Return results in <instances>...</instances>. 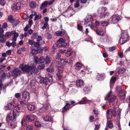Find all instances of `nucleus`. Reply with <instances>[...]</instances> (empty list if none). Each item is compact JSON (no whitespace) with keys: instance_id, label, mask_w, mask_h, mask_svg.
I'll list each match as a JSON object with an SVG mask.
<instances>
[{"instance_id":"1","label":"nucleus","mask_w":130,"mask_h":130,"mask_svg":"<svg viewBox=\"0 0 130 130\" xmlns=\"http://www.w3.org/2000/svg\"><path fill=\"white\" fill-rule=\"evenodd\" d=\"M121 110L120 109L116 108L114 107L113 109H108L107 112V116L108 119H110L113 116L115 117L117 113L119 115L121 113Z\"/></svg>"},{"instance_id":"2","label":"nucleus","mask_w":130,"mask_h":130,"mask_svg":"<svg viewBox=\"0 0 130 130\" xmlns=\"http://www.w3.org/2000/svg\"><path fill=\"white\" fill-rule=\"evenodd\" d=\"M22 70L27 73L29 76L31 75L33 73H36L38 72L37 68L34 66H30L28 64L24 66L22 68Z\"/></svg>"},{"instance_id":"3","label":"nucleus","mask_w":130,"mask_h":130,"mask_svg":"<svg viewBox=\"0 0 130 130\" xmlns=\"http://www.w3.org/2000/svg\"><path fill=\"white\" fill-rule=\"evenodd\" d=\"M105 99L108 102L110 105L114 106L117 103V100L116 97L112 95V92L111 91H110L108 93L106 96Z\"/></svg>"},{"instance_id":"4","label":"nucleus","mask_w":130,"mask_h":130,"mask_svg":"<svg viewBox=\"0 0 130 130\" xmlns=\"http://www.w3.org/2000/svg\"><path fill=\"white\" fill-rule=\"evenodd\" d=\"M121 36L119 42V43L121 44L126 42L129 39V36L126 31H123L121 33Z\"/></svg>"},{"instance_id":"5","label":"nucleus","mask_w":130,"mask_h":130,"mask_svg":"<svg viewBox=\"0 0 130 130\" xmlns=\"http://www.w3.org/2000/svg\"><path fill=\"white\" fill-rule=\"evenodd\" d=\"M93 20L92 17L91 15H88L85 20V24L87 25L91 26L92 25V21Z\"/></svg>"},{"instance_id":"6","label":"nucleus","mask_w":130,"mask_h":130,"mask_svg":"<svg viewBox=\"0 0 130 130\" xmlns=\"http://www.w3.org/2000/svg\"><path fill=\"white\" fill-rule=\"evenodd\" d=\"M65 40L63 38H61L59 39L56 45L58 47H65L67 45V44L64 42Z\"/></svg>"},{"instance_id":"7","label":"nucleus","mask_w":130,"mask_h":130,"mask_svg":"<svg viewBox=\"0 0 130 130\" xmlns=\"http://www.w3.org/2000/svg\"><path fill=\"white\" fill-rule=\"evenodd\" d=\"M120 19L119 17L116 15H113L110 18V21H111L112 24H115L117 23L119 21Z\"/></svg>"},{"instance_id":"8","label":"nucleus","mask_w":130,"mask_h":130,"mask_svg":"<svg viewBox=\"0 0 130 130\" xmlns=\"http://www.w3.org/2000/svg\"><path fill=\"white\" fill-rule=\"evenodd\" d=\"M7 20L8 21L11 23L13 27L15 26H16V21L15 19L13 18V16L10 15L8 16Z\"/></svg>"},{"instance_id":"9","label":"nucleus","mask_w":130,"mask_h":130,"mask_svg":"<svg viewBox=\"0 0 130 130\" xmlns=\"http://www.w3.org/2000/svg\"><path fill=\"white\" fill-rule=\"evenodd\" d=\"M29 98V94L27 91H24L22 95V100L27 102Z\"/></svg>"},{"instance_id":"10","label":"nucleus","mask_w":130,"mask_h":130,"mask_svg":"<svg viewBox=\"0 0 130 130\" xmlns=\"http://www.w3.org/2000/svg\"><path fill=\"white\" fill-rule=\"evenodd\" d=\"M126 92L125 91L123 90L120 92L119 95L120 99L121 100H124L125 98V95Z\"/></svg>"},{"instance_id":"11","label":"nucleus","mask_w":130,"mask_h":130,"mask_svg":"<svg viewBox=\"0 0 130 130\" xmlns=\"http://www.w3.org/2000/svg\"><path fill=\"white\" fill-rule=\"evenodd\" d=\"M36 117V116L33 114L26 115V121H33Z\"/></svg>"},{"instance_id":"12","label":"nucleus","mask_w":130,"mask_h":130,"mask_svg":"<svg viewBox=\"0 0 130 130\" xmlns=\"http://www.w3.org/2000/svg\"><path fill=\"white\" fill-rule=\"evenodd\" d=\"M16 109H14L12 111L13 114V116L11 117L7 116L6 118L7 121L8 119H10L11 120H13L16 118Z\"/></svg>"},{"instance_id":"13","label":"nucleus","mask_w":130,"mask_h":130,"mask_svg":"<svg viewBox=\"0 0 130 130\" xmlns=\"http://www.w3.org/2000/svg\"><path fill=\"white\" fill-rule=\"evenodd\" d=\"M83 85L84 82L82 80H77L76 85L78 87L82 88L83 87Z\"/></svg>"},{"instance_id":"14","label":"nucleus","mask_w":130,"mask_h":130,"mask_svg":"<svg viewBox=\"0 0 130 130\" xmlns=\"http://www.w3.org/2000/svg\"><path fill=\"white\" fill-rule=\"evenodd\" d=\"M13 102L9 103L6 105V106L5 107V110H7L9 109H10L13 107L14 104H13L15 101L13 100Z\"/></svg>"},{"instance_id":"15","label":"nucleus","mask_w":130,"mask_h":130,"mask_svg":"<svg viewBox=\"0 0 130 130\" xmlns=\"http://www.w3.org/2000/svg\"><path fill=\"white\" fill-rule=\"evenodd\" d=\"M43 119L45 121L51 122L53 121L52 117L49 116H46L45 117H44Z\"/></svg>"},{"instance_id":"16","label":"nucleus","mask_w":130,"mask_h":130,"mask_svg":"<svg viewBox=\"0 0 130 130\" xmlns=\"http://www.w3.org/2000/svg\"><path fill=\"white\" fill-rule=\"evenodd\" d=\"M11 36H13L12 37V40L15 41L16 40V32L15 30H13L10 32Z\"/></svg>"},{"instance_id":"17","label":"nucleus","mask_w":130,"mask_h":130,"mask_svg":"<svg viewBox=\"0 0 130 130\" xmlns=\"http://www.w3.org/2000/svg\"><path fill=\"white\" fill-rule=\"evenodd\" d=\"M65 33V31L64 30L61 31H56L55 34L57 36H61L63 35Z\"/></svg>"},{"instance_id":"18","label":"nucleus","mask_w":130,"mask_h":130,"mask_svg":"<svg viewBox=\"0 0 130 130\" xmlns=\"http://www.w3.org/2000/svg\"><path fill=\"white\" fill-rule=\"evenodd\" d=\"M107 10V8L105 7H103L101 8H99L98 11V12L99 14L101 13H104Z\"/></svg>"},{"instance_id":"19","label":"nucleus","mask_w":130,"mask_h":130,"mask_svg":"<svg viewBox=\"0 0 130 130\" xmlns=\"http://www.w3.org/2000/svg\"><path fill=\"white\" fill-rule=\"evenodd\" d=\"M70 104L67 103L64 107L62 108V112L63 113L67 111L69 109V107L70 106Z\"/></svg>"},{"instance_id":"20","label":"nucleus","mask_w":130,"mask_h":130,"mask_svg":"<svg viewBox=\"0 0 130 130\" xmlns=\"http://www.w3.org/2000/svg\"><path fill=\"white\" fill-rule=\"evenodd\" d=\"M96 34L98 35L99 36H102L104 34L103 31L102 30L99 29H97L95 31Z\"/></svg>"},{"instance_id":"21","label":"nucleus","mask_w":130,"mask_h":130,"mask_svg":"<svg viewBox=\"0 0 130 130\" xmlns=\"http://www.w3.org/2000/svg\"><path fill=\"white\" fill-rule=\"evenodd\" d=\"M28 108L29 110L33 111L35 108V105L34 104H29L28 106Z\"/></svg>"},{"instance_id":"22","label":"nucleus","mask_w":130,"mask_h":130,"mask_svg":"<svg viewBox=\"0 0 130 130\" xmlns=\"http://www.w3.org/2000/svg\"><path fill=\"white\" fill-rule=\"evenodd\" d=\"M48 4V1H46L44 2L42 4L40 8L41 9H43L44 8L47 6V4Z\"/></svg>"},{"instance_id":"23","label":"nucleus","mask_w":130,"mask_h":130,"mask_svg":"<svg viewBox=\"0 0 130 130\" xmlns=\"http://www.w3.org/2000/svg\"><path fill=\"white\" fill-rule=\"evenodd\" d=\"M116 79V77H112L110 81V87H111L115 83Z\"/></svg>"},{"instance_id":"24","label":"nucleus","mask_w":130,"mask_h":130,"mask_svg":"<svg viewBox=\"0 0 130 130\" xmlns=\"http://www.w3.org/2000/svg\"><path fill=\"white\" fill-rule=\"evenodd\" d=\"M29 5L31 8H34L36 7L37 4L35 2H32L30 3Z\"/></svg>"},{"instance_id":"25","label":"nucleus","mask_w":130,"mask_h":130,"mask_svg":"<svg viewBox=\"0 0 130 130\" xmlns=\"http://www.w3.org/2000/svg\"><path fill=\"white\" fill-rule=\"evenodd\" d=\"M56 67L57 68L58 71L59 73H62L63 72L64 70V67L58 66H57Z\"/></svg>"},{"instance_id":"26","label":"nucleus","mask_w":130,"mask_h":130,"mask_svg":"<svg viewBox=\"0 0 130 130\" xmlns=\"http://www.w3.org/2000/svg\"><path fill=\"white\" fill-rule=\"evenodd\" d=\"M72 51L71 49L68 50L66 54V56L68 57L71 54H72Z\"/></svg>"},{"instance_id":"27","label":"nucleus","mask_w":130,"mask_h":130,"mask_svg":"<svg viewBox=\"0 0 130 130\" xmlns=\"http://www.w3.org/2000/svg\"><path fill=\"white\" fill-rule=\"evenodd\" d=\"M82 66V64L81 63L78 62L75 66V68L76 69H80Z\"/></svg>"},{"instance_id":"28","label":"nucleus","mask_w":130,"mask_h":130,"mask_svg":"<svg viewBox=\"0 0 130 130\" xmlns=\"http://www.w3.org/2000/svg\"><path fill=\"white\" fill-rule=\"evenodd\" d=\"M104 76L103 74H98L97 75L96 78L98 80H101L104 79Z\"/></svg>"},{"instance_id":"29","label":"nucleus","mask_w":130,"mask_h":130,"mask_svg":"<svg viewBox=\"0 0 130 130\" xmlns=\"http://www.w3.org/2000/svg\"><path fill=\"white\" fill-rule=\"evenodd\" d=\"M10 73L11 74V76H14L15 78L16 76V68H15Z\"/></svg>"},{"instance_id":"30","label":"nucleus","mask_w":130,"mask_h":130,"mask_svg":"<svg viewBox=\"0 0 130 130\" xmlns=\"http://www.w3.org/2000/svg\"><path fill=\"white\" fill-rule=\"evenodd\" d=\"M11 36L10 32L8 31L5 33V37L7 39L9 38Z\"/></svg>"},{"instance_id":"31","label":"nucleus","mask_w":130,"mask_h":130,"mask_svg":"<svg viewBox=\"0 0 130 130\" xmlns=\"http://www.w3.org/2000/svg\"><path fill=\"white\" fill-rule=\"evenodd\" d=\"M84 90L85 93H88L90 91V88L88 86H85L84 88Z\"/></svg>"},{"instance_id":"32","label":"nucleus","mask_w":130,"mask_h":130,"mask_svg":"<svg viewBox=\"0 0 130 130\" xmlns=\"http://www.w3.org/2000/svg\"><path fill=\"white\" fill-rule=\"evenodd\" d=\"M100 15V17L101 19H103L105 17V14L107 15L108 14V13L107 12H106L105 13H101Z\"/></svg>"},{"instance_id":"33","label":"nucleus","mask_w":130,"mask_h":130,"mask_svg":"<svg viewBox=\"0 0 130 130\" xmlns=\"http://www.w3.org/2000/svg\"><path fill=\"white\" fill-rule=\"evenodd\" d=\"M35 126L37 127H41V125L40 122L38 121H36L34 123Z\"/></svg>"},{"instance_id":"34","label":"nucleus","mask_w":130,"mask_h":130,"mask_svg":"<svg viewBox=\"0 0 130 130\" xmlns=\"http://www.w3.org/2000/svg\"><path fill=\"white\" fill-rule=\"evenodd\" d=\"M107 125L108 127L110 128H112L113 127L112 124L110 121H107Z\"/></svg>"},{"instance_id":"35","label":"nucleus","mask_w":130,"mask_h":130,"mask_svg":"<svg viewBox=\"0 0 130 130\" xmlns=\"http://www.w3.org/2000/svg\"><path fill=\"white\" fill-rule=\"evenodd\" d=\"M45 60V57L43 56H41L39 58V62L40 63H43Z\"/></svg>"},{"instance_id":"36","label":"nucleus","mask_w":130,"mask_h":130,"mask_svg":"<svg viewBox=\"0 0 130 130\" xmlns=\"http://www.w3.org/2000/svg\"><path fill=\"white\" fill-rule=\"evenodd\" d=\"M45 62L46 64H49L50 62V59L48 56H47L45 58Z\"/></svg>"},{"instance_id":"37","label":"nucleus","mask_w":130,"mask_h":130,"mask_svg":"<svg viewBox=\"0 0 130 130\" xmlns=\"http://www.w3.org/2000/svg\"><path fill=\"white\" fill-rule=\"evenodd\" d=\"M47 79V78L45 79L44 78H42L41 79L40 81V83H45L46 82V80Z\"/></svg>"},{"instance_id":"38","label":"nucleus","mask_w":130,"mask_h":130,"mask_svg":"<svg viewBox=\"0 0 130 130\" xmlns=\"http://www.w3.org/2000/svg\"><path fill=\"white\" fill-rule=\"evenodd\" d=\"M125 71V70L124 68H121L119 70L118 72L119 74H121L124 73Z\"/></svg>"},{"instance_id":"39","label":"nucleus","mask_w":130,"mask_h":130,"mask_svg":"<svg viewBox=\"0 0 130 130\" xmlns=\"http://www.w3.org/2000/svg\"><path fill=\"white\" fill-rule=\"evenodd\" d=\"M6 3L5 0H0V4L1 6H4Z\"/></svg>"},{"instance_id":"40","label":"nucleus","mask_w":130,"mask_h":130,"mask_svg":"<svg viewBox=\"0 0 130 130\" xmlns=\"http://www.w3.org/2000/svg\"><path fill=\"white\" fill-rule=\"evenodd\" d=\"M42 17L41 14H39L36 15L34 18V20L35 21L37 20H39Z\"/></svg>"},{"instance_id":"41","label":"nucleus","mask_w":130,"mask_h":130,"mask_svg":"<svg viewBox=\"0 0 130 130\" xmlns=\"http://www.w3.org/2000/svg\"><path fill=\"white\" fill-rule=\"evenodd\" d=\"M59 64L61 66H63L65 65L64 63V59H60Z\"/></svg>"},{"instance_id":"42","label":"nucleus","mask_w":130,"mask_h":130,"mask_svg":"<svg viewBox=\"0 0 130 130\" xmlns=\"http://www.w3.org/2000/svg\"><path fill=\"white\" fill-rule=\"evenodd\" d=\"M34 62L35 63H37L39 62V58L37 56H34Z\"/></svg>"},{"instance_id":"43","label":"nucleus","mask_w":130,"mask_h":130,"mask_svg":"<svg viewBox=\"0 0 130 130\" xmlns=\"http://www.w3.org/2000/svg\"><path fill=\"white\" fill-rule=\"evenodd\" d=\"M37 51L35 49H32L31 51V53L35 55L37 54Z\"/></svg>"},{"instance_id":"44","label":"nucleus","mask_w":130,"mask_h":130,"mask_svg":"<svg viewBox=\"0 0 130 130\" xmlns=\"http://www.w3.org/2000/svg\"><path fill=\"white\" fill-rule=\"evenodd\" d=\"M108 24V22L106 21H103L102 22L101 24L102 26H105Z\"/></svg>"},{"instance_id":"45","label":"nucleus","mask_w":130,"mask_h":130,"mask_svg":"<svg viewBox=\"0 0 130 130\" xmlns=\"http://www.w3.org/2000/svg\"><path fill=\"white\" fill-rule=\"evenodd\" d=\"M77 28L79 30L82 31L83 30V28L81 24H78Z\"/></svg>"},{"instance_id":"46","label":"nucleus","mask_w":130,"mask_h":130,"mask_svg":"<svg viewBox=\"0 0 130 130\" xmlns=\"http://www.w3.org/2000/svg\"><path fill=\"white\" fill-rule=\"evenodd\" d=\"M74 6L75 8H78L79 7V1H76V3L74 4Z\"/></svg>"},{"instance_id":"47","label":"nucleus","mask_w":130,"mask_h":130,"mask_svg":"<svg viewBox=\"0 0 130 130\" xmlns=\"http://www.w3.org/2000/svg\"><path fill=\"white\" fill-rule=\"evenodd\" d=\"M45 65L44 64H41L38 67V68L39 69H43L45 67Z\"/></svg>"},{"instance_id":"48","label":"nucleus","mask_w":130,"mask_h":130,"mask_svg":"<svg viewBox=\"0 0 130 130\" xmlns=\"http://www.w3.org/2000/svg\"><path fill=\"white\" fill-rule=\"evenodd\" d=\"M26 130H33V128L31 125H29L26 127Z\"/></svg>"},{"instance_id":"49","label":"nucleus","mask_w":130,"mask_h":130,"mask_svg":"<svg viewBox=\"0 0 130 130\" xmlns=\"http://www.w3.org/2000/svg\"><path fill=\"white\" fill-rule=\"evenodd\" d=\"M48 26V25L47 23H45L44 24V25L43 26L42 28L43 29H44L46 28Z\"/></svg>"},{"instance_id":"50","label":"nucleus","mask_w":130,"mask_h":130,"mask_svg":"<svg viewBox=\"0 0 130 130\" xmlns=\"http://www.w3.org/2000/svg\"><path fill=\"white\" fill-rule=\"evenodd\" d=\"M121 86H118L116 88V91H118L120 92L121 90Z\"/></svg>"},{"instance_id":"51","label":"nucleus","mask_w":130,"mask_h":130,"mask_svg":"<svg viewBox=\"0 0 130 130\" xmlns=\"http://www.w3.org/2000/svg\"><path fill=\"white\" fill-rule=\"evenodd\" d=\"M12 9L14 11L16 10V4L15 3L13 5Z\"/></svg>"},{"instance_id":"52","label":"nucleus","mask_w":130,"mask_h":130,"mask_svg":"<svg viewBox=\"0 0 130 130\" xmlns=\"http://www.w3.org/2000/svg\"><path fill=\"white\" fill-rule=\"evenodd\" d=\"M46 70L48 72H52L54 71V69L52 68H48L46 69Z\"/></svg>"},{"instance_id":"53","label":"nucleus","mask_w":130,"mask_h":130,"mask_svg":"<svg viewBox=\"0 0 130 130\" xmlns=\"http://www.w3.org/2000/svg\"><path fill=\"white\" fill-rule=\"evenodd\" d=\"M21 6V4L20 3H17V10L20 9Z\"/></svg>"},{"instance_id":"54","label":"nucleus","mask_w":130,"mask_h":130,"mask_svg":"<svg viewBox=\"0 0 130 130\" xmlns=\"http://www.w3.org/2000/svg\"><path fill=\"white\" fill-rule=\"evenodd\" d=\"M47 80H48L50 82H52L53 81L52 77V76L51 75L49 76V77L48 78H47Z\"/></svg>"},{"instance_id":"55","label":"nucleus","mask_w":130,"mask_h":130,"mask_svg":"<svg viewBox=\"0 0 130 130\" xmlns=\"http://www.w3.org/2000/svg\"><path fill=\"white\" fill-rule=\"evenodd\" d=\"M8 25L6 23H4L2 25V28H6L7 27Z\"/></svg>"},{"instance_id":"56","label":"nucleus","mask_w":130,"mask_h":130,"mask_svg":"<svg viewBox=\"0 0 130 130\" xmlns=\"http://www.w3.org/2000/svg\"><path fill=\"white\" fill-rule=\"evenodd\" d=\"M45 109L43 108H42L40 109L38 111H37V112H43L44 111Z\"/></svg>"},{"instance_id":"57","label":"nucleus","mask_w":130,"mask_h":130,"mask_svg":"<svg viewBox=\"0 0 130 130\" xmlns=\"http://www.w3.org/2000/svg\"><path fill=\"white\" fill-rule=\"evenodd\" d=\"M6 77V75L5 73L4 72L2 73L1 76V78L2 79Z\"/></svg>"},{"instance_id":"58","label":"nucleus","mask_w":130,"mask_h":130,"mask_svg":"<svg viewBox=\"0 0 130 130\" xmlns=\"http://www.w3.org/2000/svg\"><path fill=\"white\" fill-rule=\"evenodd\" d=\"M35 42L33 40H29V44L32 45Z\"/></svg>"},{"instance_id":"59","label":"nucleus","mask_w":130,"mask_h":130,"mask_svg":"<svg viewBox=\"0 0 130 130\" xmlns=\"http://www.w3.org/2000/svg\"><path fill=\"white\" fill-rule=\"evenodd\" d=\"M21 123L23 125H26V121L24 120H22L21 122Z\"/></svg>"},{"instance_id":"60","label":"nucleus","mask_w":130,"mask_h":130,"mask_svg":"<svg viewBox=\"0 0 130 130\" xmlns=\"http://www.w3.org/2000/svg\"><path fill=\"white\" fill-rule=\"evenodd\" d=\"M31 25L28 26V25H27L26 27L24 29V31H27L28 30V28Z\"/></svg>"},{"instance_id":"61","label":"nucleus","mask_w":130,"mask_h":130,"mask_svg":"<svg viewBox=\"0 0 130 130\" xmlns=\"http://www.w3.org/2000/svg\"><path fill=\"white\" fill-rule=\"evenodd\" d=\"M6 40V39L5 38H2V39L0 40V41L2 43H3L4 42H5Z\"/></svg>"},{"instance_id":"62","label":"nucleus","mask_w":130,"mask_h":130,"mask_svg":"<svg viewBox=\"0 0 130 130\" xmlns=\"http://www.w3.org/2000/svg\"><path fill=\"white\" fill-rule=\"evenodd\" d=\"M71 58H70L69 60H68L67 59H64V63H65V64L67 63H68V62L70 60H71Z\"/></svg>"},{"instance_id":"63","label":"nucleus","mask_w":130,"mask_h":130,"mask_svg":"<svg viewBox=\"0 0 130 130\" xmlns=\"http://www.w3.org/2000/svg\"><path fill=\"white\" fill-rule=\"evenodd\" d=\"M50 20L52 22H56L57 20V19L56 17L51 18Z\"/></svg>"},{"instance_id":"64","label":"nucleus","mask_w":130,"mask_h":130,"mask_svg":"<svg viewBox=\"0 0 130 130\" xmlns=\"http://www.w3.org/2000/svg\"><path fill=\"white\" fill-rule=\"evenodd\" d=\"M60 54L59 53H58L56 56V59H59L60 57Z\"/></svg>"}]
</instances>
